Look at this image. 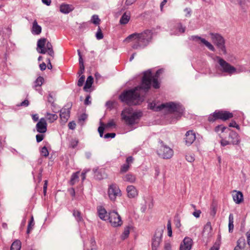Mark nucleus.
Masks as SVG:
<instances>
[{"label": "nucleus", "mask_w": 250, "mask_h": 250, "mask_svg": "<svg viewBox=\"0 0 250 250\" xmlns=\"http://www.w3.org/2000/svg\"><path fill=\"white\" fill-rule=\"evenodd\" d=\"M163 70L159 69L154 76L150 71L144 73L142 83L140 85L134 88L123 92L119 97L120 100L129 105L139 104L143 102L144 98L141 96V91L146 92L150 88L151 84L154 88H159L160 84L158 79L162 73Z\"/></svg>", "instance_id": "1"}, {"label": "nucleus", "mask_w": 250, "mask_h": 250, "mask_svg": "<svg viewBox=\"0 0 250 250\" xmlns=\"http://www.w3.org/2000/svg\"><path fill=\"white\" fill-rule=\"evenodd\" d=\"M151 30L146 29L141 33H134L125 38L124 42H133L132 45L134 49H139L146 47L151 42L152 37Z\"/></svg>", "instance_id": "2"}, {"label": "nucleus", "mask_w": 250, "mask_h": 250, "mask_svg": "<svg viewBox=\"0 0 250 250\" xmlns=\"http://www.w3.org/2000/svg\"><path fill=\"white\" fill-rule=\"evenodd\" d=\"M148 107L154 111H160L165 109L169 113H175L176 118L180 117L184 111L182 105L174 102L166 103L159 105H156L155 103L152 102L148 104Z\"/></svg>", "instance_id": "3"}, {"label": "nucleus", "mask_w": 250, "mask_h": 250, "mask_svg": "<svg viewBox=\"0 0 250 250\" xmlns=\"http://www.w3.org/2000/svg\"><path fill=\"white\" fill-rule=\"evenodd\" d=\"M216 60L219 64L218 69L222 73L231 76L246 71V69L244 67L239 66L235 67L219 56H217Z\"/></svg>", "instance_id": "4"}, {"label": "nucleus", "mask_w": 250, "mask_h": 250, "mask_svg": "<svg viewBox=\"0 0 250 250\" xmlns=\"http://www.w3.org/2000/svg\"><path fill=\"white\" fill-rule=\"evenodd\" d=\"M131 111L130 108H128L125 109L121 113L122 120L128 125H133L137 123L142 116L141 112L131 113Z\"/></svg>", "instance_id": "5"}, {"label": "nucleus", "mask_w": 250, "mask_h": 250, "mask_svg": "<svg viewBox=\"0 0 250 250\" xmlns=\"http://www.w3.org/2000/svg\"><path fill=\"white\" fill-rule=\"evenodd\" d=\"M37 50L41 54H44L46 52L50 56L54 57V52L50 42L46 38H41L37 42Z\"/></svg>", "instance_id": "6"}, {"label": "nucleus", "mask_w": 250, "mask_h": 250, "mask_svg": "<svg viewBox=\"0 0 250 250\" xmlns=\"http://www.w3.org/2000/svg\"><path fill=\"white\" fill-rule=\"evenodd\" d=\"M159 143L160 146L157 150L158 155L164 159H170L174 154L173 149L165 145L162 141H159Z\"/></svg>", "instance_id": "7"}, {"label": "nucleus", "mask_w": 250, "mask_h": 250, "mask_svg": "<svg viewBox=\"0 0 250 250\" xmlns=\"http://www.w3.org/2000/svg\"><path fill=\"white\" fill-rule=\"evenodd\" d=\"M212 42L217 46L224 54L227 53L226 47L225 45V41L224 38L219 34L213 33L210 32L209 33Z\"/></svg>", "instance_id": "8"}, {"label": "nucleus", "mask_w": 250, "mask_h": 250, "mask_svg": "<svg viewBox=\"0 0 250 250\" xmlns=\"http://www.w3.org/2000/svg\"><path fill=\"white\" fill-rule=\"evenodd\" d=\"M233 117V114L227 111L216 110L212 115H210L208 118L209 122H214L217 119L226 121Z\"/></svg>", "instance_id": "9"}, {"label": "nucleus", "mask_w": 250, "mask_h": 250, "mask_svg": "<svg viewBox=\"0 0 250 250\" xmlns=\"http://www.w3.org/2000/svg\"><path fill=\"white\" fill-rule=\"evenodd\" d=\"M107 220L113 227L121 226L123 224L121 216L115 211L109 212Z\"/></svg>", "instance_id": "10"}, {"label": "nucleus", "mask_w": 250, "mask_h": 250, "mask_svg": "<svg viewBox=\"0 0 250 250\" xmlns=\"http://www.w3.org/2000/svg\"><path fill=\"white\" fill-rule=\"evenodd\" d=\"M108 194L110 199L115 201L117 196H121V191L118 186L114 184L110 185L108 188Z\"/></svg>", "instance_id": "11"}, {"label": "nucleus", "mask_w": 250, "mask_h": 250, "mask_svg": "<svg viewBox=\"0 0 250 250\" xmlns=\"http://www.w3.org/2000/svg\"><path fill=\"white\" fill-rule=\"evenodd\" d=\"M163 233V229H157L154 237L152 240V250H157L162 241V237Z\"/></svg>", "instance_id": "12"}, {"label": "nucleus", "mask_w": 250, "mask_h": 250, "mask_svg": "<svg viewBox=\"0 0 250 250\" xmlns=\"http://www.w3.org/2000/svg\"><path fill=\"white\" fill-rule=\"evenodd\" d=\"M193 246V241L189 237H186L181 242L179 250H191Z\"/></svg>", "instance_id": "13"}, {"label": "nucleus", "mask_w": 250, "mask_h": 250, "mask_svg": "<svg viewBox=\"0 0 250 250\" xmlns=\"http://www.w3.org/2000/svg\"><path fill=\"white\" fill-rule=\"evenodd\" d=\"M189 39L190 40H193L195 41H200L201 43L204 44L208 48V49L212 51H215V48L214 46L211 44V43L206 40L204 38H202L200 37H199L198 36H192L189 38Z\"/></svg>", "instance_id": "14"}, {"label": "nucleus", "mask_w": 250, "mask_h": 250, "mask_svg": "<svg viewBox=\"0 0 250 250\" xmlns=\"http://www.w3.org/2000/svg\"><path fill=\"white\" fill-rule=\"evenodd\" d=\"M47 124L46 120L44 118L40 119L39 122L37 124L36 127L38 132L44 133L47 131Z\"/></svg>", "instance_id": "15"}, {"label": "nucleus", "mask_w": 250, "mask_h": 250, "mask_svg": "<svg viewBox=\"0 0 250 250\" xmlns=\"http://www.w3.org/2000/svg\"><path fill=\"white\" fill-rule=\"evenodd\" d=\"M60 116L61 122L63 124H65L67 121L70 116V108H63L60 110Z\"/></svg>", "instance_id": "16"}, {"label": "nucleus", "mask_w": 250, "mask_h": 250, "mask_svg": "<svg viewBox=\"0 0 250 250\" xmlns=\"http://www.w3.org/2000/svg\"><path fill=\"white\" fill-rule=\"evenodd\" d=\"M196 138L195 134L192 130L187 132L185 138L186 145L190 146L195 141Z\"/></svg>", "instance_id": "17"}, {"label": "nucleus", "mask_w": 250, "mask_h": 250, "mask_svg": "<svg viewBox=\"0 0 250 250\" xmlns=\"http://www.w3.org/2000/svg\"><path fill=\"white\" fill-rule=\"evenodd\" d=\"M228 130L229 131V136L227 138L230 141L232 145L237 144L239 142L238 134L233 130H231L229 129H228Z\"/></svg>", "instance_id": "18"}, {"label": "nucleus", "mask_w": 250, "mask_h": 250, "mask_svg": "<svg viewBox=\"0 0 250 250\" xmlns=\"http://www.w3.org/2000/svg\"><path fill=\"white\" fill-rule=\"evenodd\" d=\"M234 250H248L244 238L241 237L237 240V245L234 248Z\"/></svg>", "instance_id": "19"}, {"label": "nucleus", "mask_w": 250, "mask_h": 250, "mask_svg": "<svg viewBox=\"0 0 250 250\" xmlns=\"http://www.w3.org/2000/svg\"><path fill=\"white\" fill-rule=\"evenodd\" d=\"M126 191L127 193V196L130 198H135L138 195V191L136 188L132 186H128L126 188Z\"/></svg>", "instance_id": "20"}, {"label": "nucleus", "mask_w": 250, "mask_h": 250, "mask_svg": "<svg viewBox=\"0 0 250 250\" xmlns=\"http://www.w3.org/2000/svg\"><path fill=\"white\" fill-rule=\"evenodd\" d=\"M42 27L38 24L37 20H34L32 23L31 32L33 35H39L42 32Z\"/></svg>", "instance_id": "21"}, {"label": "nucleus", "mask_w": 250, "mask_h": 250, "mask_svg": "<svg viewBox=\"0 0 250 250\" xmlns=\"http://www.w3.org/2000/svg\"><path fill=\"white\" fill-rule=\"evenodd\" d=\"M233 199L236 204L241 203L243 200V195L241 191L234 190L232 194Z\"/></svg>", "instance_id": "22"}, {"label": "nucleus", "mask_w": 250, "mask_h": 250, "mask_svg": "<svg viewBox=\"0 0 250 250\" xmlns=\"http://www.w3.org/2000/svg\"><path fill=\"white\" fill-rule=\"evenodd\" d=\"M98 215L99 217L103 220H107L108 216L107 215V211L102 207H99L97 208Z\"/></svg>", "instance_id": "23"}, {"label": "nucleus", "mask_w": 250, "mask_h": 250, "mask_svg": "<svg viewBox=\"0 0 250 250\" xmlns=\"http://www.w3.org/2000/svg\"><path fill=\"white\" fill-rule=\"evenodd\" d=\"M73 9V6L67 4H62L60 6V11L64 14H67Z\"/></svg>", "instance_id": "24"}, {"label": "nucleus", "mask_w": 250, "mask_h": 250, "mask_svg": "<svg viewBox=\"0 0 250 250\" xmlns=\"http://www.w3.org/2000/svg\"><path fill=\"white\" fill-rule=\"evenodd\" d=\"M130 19V14L129 12H125L121 17L120 20V23L121 24H126L128 22Z\"/></svg>", "instance_id": "25"}, {"label": "nucleus", "mask_w": 250, "mask_h": 250, "mask_svg": "<svg viewBox=\"0 0 250 250\" xmlns=\"http://www.w3.org/2000/svg\"><path fill=\"white\" fill-rule=\"evenodd\" d=\"M46 120L50 123H53L55 121L58 119V115L55 113H50L49 112H46L45 115Z\"/></svg>", "instance_id": "26"}, {"label": "nucleus", "mask_w": 250, "mask_h": 250, "mask_svg": "<svg viewBox=\"0 0 250 250\" xmlns=\"http://www.w3.org/2000/svg\"><path fill=\"white\" fill-rule=\"evenodd\" d=\"M93 83V78L91 76H89L87 77L85 85L83 87V89L85 91H87L88 89H89Z\"/></svg>", "instance_id": "27"}, {"label": "nucleus", "mask_w": 250, "mask_h": 250, "mask_svg": "<svg viewBox=\"0 0 250 250\" xmlns=\"http://www.w3.org/2000/svg\"><path fill=\"white\" fill-rule=\"evenodd\" d=\"M80 173L79 171H77L75 173H73L71 175V179L70 180V184L71 185H74L79 180V174Z\"/></svg>", "instance_id": "28"}, {"label": "nucleus", "mask_w": 250, "mask_h": 250, "mask_svg": "<svg viewBox=\"0 0 250 250\" xmlns=\"http://www.w3.org/2000/svg\"><path fill=\"white\" fill-rule=\"evenodd\" d=\"M21 248V242L20 240L15 241L11 245L10 250H20Z\"/></svg>", "instance_id": "29"}, {"label": "nucleus", "mask_w": 250, "mask_h": 250, "mask_svg": "<svg viewBox=\"0 0 250 250\" xmlns=\"http://www.w3.org/2000/svg\"><path fill=\"white\" fill-rule=\"evenodd\" d=\"M233 227V215L232 213H230L229 217V232H232Z\"/></svg>", "instance_id": "30"}, {"label": "nucleus", "mask_w": 250, "mask_h": 250, "mask_svg": "<svg viewBox=\"0 0 250 250\" xmlns=\"http://www.w3.org/2000/svg\"><path fill=\"white\" fill-rule=\"evenodd\" d=\"M73 215L75 217L77 222H82L83 220L81 213L80 211L74 209L73 211Z\"/></svg>", "instance_id": "31"}, {"label": "nucleus", "mask_w": 250, "mask_h": 250, "mask_svg": "<svg viewBox=\"0 0 250 250\" xmlns=\"http://www.w3.org/2000/svg\"><path fill=\"white\" fill-rule=\"evenodd\" d=\"M135 177L131 174H127L124 177V180L130 183H133L135 181Z\"/></svg>", "instance_id": "32"}, {"label": "nucleus", "mask_w": 250, "mask_h": 250, "mask_svg": "<svg viewBox=\"0 0 250 250\" xmlns=\"http://www.w3.org/2000/svg\"><path fill=\"white\" fill-rule=\"evenodd\" d=\"M34 225V218L32 216L30 220L29 221L28 223V225L27 226V233L29 234L30 233V231L33 229V227Z\"/></svg>", "instance_id": "33"}, {"label": "nucleus", "mask_w": 250, "mask_h": 250, "mask_svg": "<svg viewBox=\"0 0 250 250\" xmlns=\"http://www.w3.org/2000/svg\"><path fill=\"white\" fill-rule=\"evenodd\" d=\"M211 230L212 227L211 226V223L210 222H208L204 227L203 232L206 233L207 232L209 233L211 231Z\"/></svg>", "instance_id": "34"}, {"label": "nucleus", "mask_w": 250, "mask_h": 250, "mask_svg": "<svg viewBox=\"0 0 250 250\" xmlns=\"http://www.w3.org/2000/svg\"><path fill=\"white\" fill-rule=\"evenodd\" d=\"M44 82V79L42 77L40 76L39 77L35 82L36 87L40 86L42 85Z\"/></svg>", "instance_id": "35"}, {"label": "nucleus", "mask_w": 250, "mask_h": 250, "mask_svg": "<svg viewBox=\"0 0 250 250\" xmlns=\"http://www.w3.org/2000/svg\"><path fill=\"white\" fill-rule=\"evenodd\" d=\"M129 167L130 166L128 164H126V163L124 164L121 167L120 172L122 173L126 172L128 170Z\"/></svg>", "instance_id": "36"}, {"label": "nucleus", "mask_w": 250, "mask_h": 250, "mask_svg": "<svg viewBox=\"0 0 250 250\" xmlns=\"http://www.w3.org/2000/svg\"><path fill=\"white\" fill-rule=\"evenodd\" d=\"M41 154L42 156L45 157L48 156L49 152L46 146H44L42 148L41 150Z\"/></svg>", "instance_id": "37"}, {"label": "nucleus", "mask_w": 250, "mask_h": 250, "mask_svg": "<svg viewBox=\"0 0 250 250\" xmlns=\"http://www.w3.org/2000/svg\"><path fill=\"white\" fill-rule=\"evenodd\" d=\"M220 143L221 146H225L227 145H232V144L230 143V141L228 140L227 137L222 139L220 141Z\"/></svg>", "instance_id": "38"}, {"label": "nucleus", "mask_w": 250, "mask_h": 250, "mask_svg": "<svg viewBox=\"0 0 250 250\" xmlns=\"http://www.w3.org/2000/svg\"><path fill=\"white\" fill-rule=\"evenodd\" d=\"M92 21L94 24L98 25L100 24V19L99 18L98 16L94 15L92 16Z\"/></svg>", "instance_id": "39"}, {"label": "nucleus", "mask_w": 250, "mask_h": 250, "mask_svg": "<svg viewBox=\"0 0 250 250\" xmlns=\"http://www.w3.org/2000/svg\"><path fill=\"white\" fill-rule=\"evenodd\" d=\"M101 125L100 126H99L98 128V132L99 133L100 137H102L103 136V134H104V126L105 125L103 123H101Z\"/></svg>", "instance_id": "40"}, {"label": "nucleus", "mask_w": 250, "mask_h": 250, "mask_svg": "<svg viewBox=\"0 0 250 250\" xmlns=\"http://www.w3.org/2000/svg\"><path fill=\"white\" fill-rule=\"evenodd\" d=\"M167 235L168 236L171 237L172 236V229L171 226V221L170 220H168L167 224Z\"/></svg>", "instance_id": "41"}, {"label": "nucleus", "mask_w": 250, "mask_h": 250, "mask_svg": "<svg viewBox=\"0 0 250 250\" xmlns=\"http://www.w3.org/2000/svg\"><path fill=\"white\" fill-rule=\"evenodd\" d=\"M96 37L97 39H98V40H101L104 37L103 34L101 31V29L99 26L98 27V29L96 33Z\"/></svg>", "instance_id": "42"}, {"label": "nucleus", "mask_w": 250, "mask_h": 250, "mask_svg": "<svg viewBox=\"0 0 250 250\" xmlns=\"http://www.w3.org/2000/svg\"><path fill=\"white\" fill-rule=\"evenodd\" d=\"M84 80L85 76L84 75L81 76L78 80L77 85L79 86H82L84 83Z\"/></svg>", "instance_id": "43"}, {"label": "nucleus", "mask_w": 250, "mask_h": 250, "mask_svg": "<svg viewBox=\"0 0 250 250\" xmlns=\"http://www.w3.org/2000/svg\"><path fill=\"white\" fill-rule=\"evenodd\" d=\"M90 250H95L96 249V242L93 238H91L90 239Z\"/></svg>", "instance_id": "44"}, {"label": "nucleus", "mask_w": 250, "mask_h": 250, "mask_svg": "<svg viewBox=\"0 0 250 250\" xmlns=\"http://www.w3.org/2000/svg\"><path fill=\"white\" fill-rule=\"evenodd\" d=\"M51 110L54 113H57L60 111L59 108H58L57 106V104L55 103L53 104H51Z\"/></svg>", "instance_id": "45"}, {"label": "nucleus", "mask_w": 250, "mask_h": 250, "mask_svg": "<svg viewBox=\"0 0 250 250\" xmlns=\"http://www.w3.org/2000/svg\"><path fill=\"white\" fill-rule=\"evenodd\" d=\"M78 143V141L77 140H72L70 143V146L72 148H75L76 147Z\"/></svg>", "instance_id": "46"}, {"label": "nucleus", "mask_w": 250, "mask_h": 250, "mask_svg": "<svg viewBox=\"0 0 250 250\" xmlns=\"http://www.w3.org/2000/svg\"><path fill=\"white\" fill-rule=\"evenodd\" d=\"M129 234V229L128 228H126L125 229L124 231L123 234V239H125L127 238Z\"/></svg>", "instance_id": "47"}, {"label": "nucleus", "mask_w": 250, "mask_h": 250, "mask_svg": "<svg viewBox=\"0 0 250 250\" xmlns=\"http://www.w3.org/2000/svg\"><path fill=\"white\" fill-rule=\"evenodd\" d=\"M186 159L188 162L191 163L194 161V157L192 155H187L186 156Z\"/></svg>", "instance_id": "48"}, {"label": "nucleus", "mask_w": 250, "mask_h": 250, "mask_svg": "<svg viewBox=\"0 0 250 250\" xmlns=\"http://www.w3.org/2000/svg\"><path fill=\"white\" fill-rule=\"evenodd\" d=\"M44 135L43 134H37L36 136V140L38 143L42 141L44 139Z\"/></svg>", "instance_id": "49"}, {"label": "nucleus", "mask_w": 250, "mask_h": 250, "mask_svg": "<svg viewBox=\"0 0 250 250\" xmlns=\"http://www.w3.org/2000/svg\"><path fill=\"white\" fill-rule=\"evenodd\" d=\"M87 118V115L85 114V113H83L82 114H81L79 118V121L80 122L83 121H84Z\"/></svg>", "instance_id": "50"}, {"label": "nucleus", "mask_w": 250, "mask_h": 250, "mask_svg": "<svg viewBox=\"0 0 250 250\" xmlns=\"http://www.w3.org/2000/svg\"><path fill=\"white\" fill-rule=\"evenodd\" d=\"M115 135L116 134L115 133H108L104 135V138L106 139L109 138H113L115 137Z\"/></svg>", "instance_id": "51"}, {"label": "nucleus", "mask_w": 250, "mask_h": 250, "mask_svg": "<svg viewBox=\"0 0 250 250\" xmlns=\"http://www.w3.org/2000/svg\"><path fill=\"white\" fill-rule=\"evenodd\" d=\"M133 157L132 156H129L126 158L125 163L130 166L133 163Z\"/></svg>", "instance_id": "52"}, {"label": "nucleus", "mask_w": 250, "mask_h": 250, "mask_svg": "<svg viewBox=\"0 0 250 250\" xmlns=\"http://www.w3.org/2000/svg\"><path fill=\"white\" fill-rule=\"evenodd\" d=\"M229 127H236L237 129H239V126L236 124L235 121H231L229 124Z\"/></svg>", "instance_id": "53"}, {"label": "nucleus", "mask_w": 250, "mask_h": 250, "mask_svg": "<svg viewBox=\"0 0 250 250\" xmlns=\"http://www.w3.org/2000/svg\"><path fill=\"white\" fill-rule=\"evenodd\" d=\"M115 125H116L115 123H114L113 120H112L110 121L108 123H107V124L105 125V126L106 127H112V126H114Z\"/></svg>", "instance_id": "54"}, {"label": "nucleus", "mask_w": 250, "mask_h": 250, "mask_svg": "<svg viewBox=\"0 0 250 250\" xmlns=\"http://www.w3.org/2000/svg\"><path fill=\"white\" fill-rule=\"evenodd\" d=\"M76 125L75 123L73 121L71 122L68 124L69 128L70 129H72V130H73L75 128Z\"/></svg>", "instance_id": "55"}, {"label": "nucleus", "mask_w": 250, "mask_h": 250, "mask_svg": "<svg viewBox=\"0 0 250 250\" xmlns=\"http://www.w3.org/2000/svg\"><path fill=\"white\" fill-rule=\"evenodd\" d=\"M84 71V64H82L80 66V70L78 73L79 76H81L83 73Z\"/></svg>", "instance_id": "56"}, {"label": "nucleus", "mask_w": 250, "mask_h": 250, "mask_svg": "<svg viewBox=\"0 0 250 250\" xmlns=\"http://www.w3.org/2000/svg\"><path fill=\"white\" fill-rule=\"evenodd\" d=\"M29 104V102L28 100H25L24 101L22 102L20 105V106H25V107H26L27 106H28Z\"/></svg>", "instance_id": "57"}, {"label": "nucleus", "mask_w": 250, "mask_h": 250, "mask_svg": "<svg viewBox=\"0 0 250 250\" xmlns=\"http://www.w3.org/2000/svg\"><path fill=\"white\" fill-rule=\"evenodd\" d=\"M201 213V211L200 210H196L194 212H193V215L196 218H198L200 217Z\"/></svg>", "instance_id": "58"}, {"label": "nucleus", "mask_w": 250, "mask_h": 250, "mask_svg": "<svg viewBox=\"0 0 250 250\" xmlns=\"http://www.w3.org/2000/svg\"><path fill=\"white\" fill-rule=\"evenodd\" d=\"M47 101L50 104H53V103H54V98L53 97V96L51 95H50V94L49 95L48 98H47Z\"/></svg>", "instance_id": "59"}, {"label": "nucleus", "mask_w": 250, "mask_h": 250, "mask_svg": "<svg viewBox=\"0 0 250 250\" xmlns=\"http://www.w3.org/2000/svg\"><path fill=\"white\" fill-rule=\"evenodd\" d=\"M136 0H126L125 4L127 6H129L134 3Z\"/></svg>", "instance_id": "60"}, {"label": "nucleus", "mask_w": 250, "mask_h": 250, "mask_svg": "<svg viewBox=\"0 0 250 250\" xmlns=\"http://www.w3.org/2000/svg\"><path fill=\"white\" fill-rule=\"evenodd\" d=\"M185 11L186 12V16L187 17H189L191 15V10L189 8H186L185 9Z\"/></svg>", "instance_id": "61"}, {"label": "nucleus", "mask_w": 250, "mask_h": 250, "mask_svg": "<svg viewBox=\"0 0 250 250\" xmlns=\"http://www.w3.org/2000/svg\"><path fill=\"white\" fill-rule=\"evenodd\" d=\"M219 245L218 244L215 243L214 245L209 250H219Z\"/></svg>", "instance_id": "62"}, {"label": "nucleus", "mask_w": 250, "mask_h": 250, "mask_svg": "<svg viewBox=\"0 0 250 250\" xmlns=\"http://www.w3.org/2000/svg\"><path fill=\"white\" fill-rule=\"evenodd\" d=\"M90 98V95H87L86 97V99L84 101V104L85 105H88L91 104V101H89V99Z\"/></svg>", "instance_id": "63"}, {"label": "nucleus", "mask_w": 250, "mask_h": 250, "mask_svg": "<svg viewBox=\"0 0 250 250\" xmlns=\"http://www.w3.org/2000/svg\"><path fill=\"white\" fill-rule=\"evenodd\" d=\"M247 244L249 246V249L250 250V232L247 233Z\"/></svg>", "instance_id": "64"}]
</instances>
